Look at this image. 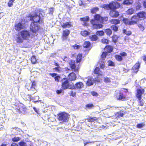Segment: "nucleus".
<instances>
[{
    "mask_svg": "<svg viewBox=\"0 0 146 146\" xmlns=\"http://www.w3.org/2000/svg\"><path fill=\"white\" fill-rule=\"evenodd\" d=\"M69 64L71 70L75 72H78L80 67L79 65L76 66L75 60H71L69 62Z\"/></svg>",
    "mask_w": 146,
    "mask_h": 146,
    "instance_id": "9d476101",
    "label": "nucleus"
},
{
    "mask_svg": "<svg viewBox=\"0 0 146 146\" xmlns=\"http://www.w3.org/2000/svg\"><path fill=\"white\" fill-rule=\"evenodd\" d=\"M112 30L114 32H117L118 31V28L117 26L112 25L110 27Z\"/></svg>",
    "mask_w": 146,
    "mask_h": 146,
    "instance_id": "37998d69",
    "label": "nucleus"
},
{
    "mask_svg": "<svg viewBox=\"0 0 146 146\" xmlns=\"http://www.w3.org/2000/svg\"><path fill=\"white\" fill-rule=\"evenodd\" d=\"M109 15L112 18H117L119 15V12L115 10H111L109 13Z\"/></svg>",
    "mask_w": 146,
    "mask_h": 146,
    "instance_id": "f3484780",
    "label": "nucleus"
},
{
    "mask_svg": "<svg viewBox=\"0 0 146 146\" xmlns=\"http://www.w3.org/2000/svg\"><path fill=\"white\" fill-rule=\"evenodd\" d=\"M95 19L98 21H100L101 23H104L108 20V17L107 16L102 17L100 15L96 14L94 15Z\"/></svg>",
    "mask_w": 146,
    "mask_h": 146,
    "instance_id": "9b49d317",
    "label": "nucleus"
},
{
    "mask_svg": "<svg viewBox=\"0 0 146 146\" xmlns=\"http://www.w3.org/2000/svg\"><path fill=\"white\" fill-rule=\"evenodd\" d=\"M60 67H56L53 68V70L56 72H60Z\"/></svg>",
    "mask_w": 146,
    "mask_h": 146,
    "instance_id": "603ef678",
    "label": "nucleus"
},
{
    "mask_svg": "<svg viewBox=\"0 0 146 146\" xmlns=\"http://www.w3.org/2000/svg\"><path fill=\"white\" fill-rule=\"evenodd\" d=\"M96 35L100 36H103L104 35V32L103 30L98 31L96 32Z\"/></svg>",
    "mask_w": 146,
    "mask_h": 146,
    "instance_id": "58836bf2",
    "label": "nucleus"
},
{
    "mask_svg": "<svg viewBox=\"0 0 146 146\" xmlns=\"http://www.w3.org/2000/svg\"><path fill=\"white\" fill-rule=\"evenodd\" d=\"M119 95L116 98L117 100H122V101H126L128 100L129 98L126 97L124 95L122 92H119Z\"/></svg>",
    "mask_w": 146,
    "mask_h": 146,
    "instance_id": "2eb2a0df",
    "label": "nucleus"
},
{
    "mask_svg": "<svg viewBox=\"0 0 146 146\" xmlns=\"http://www.w3.org/2000/svg\"><path fill=\"white\" fill-rule=\"evenodd\" d=\"M15 109L18 113L25 114L26 112L27 109L25 106L22 104L20 103L15 105Z\"/></svg>",
    "mask_w": 146,
    "mask_h": 146,
    "instance_id": "6e6552de",
    "label": "nucleus"
},
{
    "mask_svg": "<svg viewBox=\"0 0 146 146\" xmlns=\"http://www.w3.org/2000/svg\"><path fill=\"white\" fill-rule=\"evenodd\" d=\"M101 42L103 44H109V40L106 38H103L101 40Z\"/></svg>",
    "mask_w": 146,
    "mask_h": 146,
    "instance_id": "79ce46f5",
    "label": "nucleus"
},
{
    "mask_svg": "<svg viewBox=\"0 0 146 146\" xmlns=\"http://www.w3.org/2000/svg\"><path fill=\"white\" fill-rule=\"evenodd\" d=\"M145 13L144 12H140L138 13L136 15L137 16V17L139 19V18H143L144 17Z\"/></svg>",
    "mask_w": 146,
    "mask_h": 146,
    "instance_id": "c85d7f7f",
    "label": "nucleus"
},
{
    "mask_svg": "<svg viewBox=\"0 0 146 146\" xmlns=\"http://www.w3.org/2000/svg\"><path fill=\"white\" fill-rule=\"evenodd\" d=\"M125 113L123 111L120 110L116 112L115 114V116L116 118H120L123 117Z\"/></svg>",
    "mask_w": 146,
    "mask_h": 146,
    "instance_id": "393cba45",
    "label": "nucleus"
},
{
    "mask_svg": "<svg viewBox=\"0 0 146 146\" xmlns=\"http://www.w3.org/2000/svg\"><path fill=\"white\" fill-rule=\"evenodd\" d=\"M20 140V138L19 137H14L12 139V141L13 142H17Z\"/></svg>",
    "mask_w": 146,
    "mask_h": 146,
    "instance_id": "3c124183",
    "label": "nucleus"
},
{
    "mask_svg": "<svg viewBox=\"0 0 146 146\" xmlns=\"http://www.w3.org/2000/svg\"><path fill=\"white\" fill-rule=\"evenodd\" d=\"M120 6V4L117 2L111 1L108 4L104 6V8L108 10H116L118 9Z\"/></svg>",
    "mask_w": 146,
    "mask_h": 146,
    "instance_id": "0eeeda50",
    "label": "nucleus"
},
{
    "mask_svg": "<svg viewBox=\"0 0 146 146\" xmlns=\"http://www.w3.org/2000/svg\"><path fill=\"white\" fill-rule=\"evenodd\" d=\"M70 115L65 112H61L57 114V119L62 122H66L68 121Z\"/></svg>",
    "mask_w": 146,
    "mask_h": 146,
    "instance_id": "39448f33",
    "label": "nucleus"
},
{
    "mask_svg": "<svg viewBox=\"0 0 146 146\" xmlns=\"http://www.w3.org/2000/svg\"><path fill=\"white\" fill-rule=\"evenodd\" d=\"M132 34V32L131 31H129L127 32L126 33H125V34L127 35H130Z\"/></svg>",
    "mask_w": 146,
    "mask_h": 146,
    "instance_id": "680f3d73",
    "label": "nucleus"
},
{
    "mask_svg": "<svg viewBox=\"0 0 146 146\" xmlns=\"http://www.w3.org/2000/svg\"><path fill=\"white\" fill-rule=\"evenodd\" d=\"M145 125V124L143 123H141L138 124L136 126L138 128H141L143 127Z\"/></svg>",
    "mask_w": 146,
    "mask_h": 146,
    "instance_id": "49530a36",
    "label": "nucleus"
},
{
    "mask_svg": "<svg viewBox=\"0 0 146 146\" xmlns=\"http://www.w3.org/2000/svg\"><path fill=\"white\" fill-rule=\"evenodd\" d=\"M62 92V90L60 89L59 90H58L56 91V92L57 94H60Z\"/></svg>",
    "mask_w": 146,
    "mask_h": 146,
    "instance_id": "e2e57ef3",
    "label": "nucleus"
},
{
    "mask_svg": "<svg viewBox=\"0 0 146 146\" xmlns=\"http://www.w3.org/2000/svg\"><path fill=\"white\" fill-rule=\"evenodd\" d=\"M119 55L121 56L122 57V56L125 57L127 55V53L125 52H121L119 54Z\"/></svg>",
    "mask_w": 146,
    "mask_h": 146,
    "instance_id": "4d7b16f0",
    "label": "nucleus"
},
{
    "mask_svg": "<svg viewBox=\"0 0 146 146\" xmlns=\"http://www.w3.org/2000/svg\"><path fill=\"white\" fill-rule=\"evenodd\" d=\"M15 0H9V1L8 3V6L9 7H11L13 5V3Z\"/></svg>",
    "mask_w": 146,
    "mask_h": 146,
    "instance_id": "de8ad7c7",
    "label": "nucleus"
},
{
    "mask_svg": "<svg viewBox=\"0 0 146 146\" xmlns=\"http://www.w3.org/2000/svg\"><path fill=\"white\" fill-rule=\"evenodd\" d=\"M84 87V84L82 82H76L73 87L70 89H80Z\"/></svg>",
    "mask_w": 146,
    "mask_h": 146,
    "instance_id": "dca6fc26",
    "label": "nucleus"
},
{
    "mask_svg": "<svg viewBox=\"0 0 146 146\" xmlns=\"http://www.w3.org/2000/svg\"><path fill=\"white\" fill-rule=\"evenodd\" d=\"M69 93L70 94V95L71 96H72L73 97H74L76 96V92L74 91H71Z\"/></svg>",
    "mask_w": 146,
    "mask_h": 146,
    "instance_id": "8fccbe9b",
    "label": "nucleus"
},
{
    "mask_svg": "<svg viewBox=\"0 0 146 146\" xmlns=\"http://www.w3.org/2000/svg\"><path fill=\"white\" fill-rule=\"evenodd\" d=\"M93 83L92 79L90 78L88 79L86 82V84L88 86H90L93 85Z\"/></svg>",
    "mask_w": 146,
    "mask_h": 146,
    "instance_id": "2f4dec72",
    "label": "nucleus"
},
{
    "mask_svg": "<svg viewBox=\"0 0 146 146\" xmlns=\"http://www.w3.org/2000/svg\"><path fill=\"white\" fill-rule=\"evenodd\" d=\"M82 54H79L77 56L76 59V62L77 63H80L82 60Z\"/></svg>",
    "mask_w": 146,
    "mask_h": 146,
    "instance_id": "cd10ccee",
    "label": "nucleus"
},
{
    "mask_svg": "<svg viewBox=\"0 0 146 146\" xmlns=\"http://www.w3.org/2000/svg\"><path fill=\"white\" fill-rule=\"evenodd\" d=\"M99 9L98 7H94L91 10V12L92 14H95L99 10Z\"/></svg>",
    "mask_w": 146,
    "mask_h": 146,
    "instance_id": "4c0bfd02",
    "label": "nucleus"
},
{
    "mask_svg": "<svg viewBox=\"0 0 146 146\" xmlns=\"http://www.w3.org/2000/svg\"><path fill=\"white\" fill-rule=\"evenodd\" d=\"M97 20H96L94 16V19L91 20L90 22L92 25V27L94 29H102L103 27V25L101 23H99L97 22Z\"/></svg>",
    "mask_w": 146,
    "mask_h": 146,
    "instance_id": "1a4fd4ad",
    "label": "nucleus"
},
{
    "mask_svg": "<svg viewBox=\"0 0 146 146\" xmlns=\"http://www.w3.org/2000/svg\"><path fill=\"white\" fill-rule=\"evenodd\" d=\"M137 88L136 90L135 96L138 99V102L139 103V105L143 106L144 105V103L143 100H142V98L143 95L144 94L145 90L144 88L139 84L136 86Z\"/></svg>",
    "mask_w": 146,
    "mask_h": 146,
    "instance_id": "7ed1b4c3",
    "label": "nucleus"
},
{
    "mask_svg": "<svg viewBox=\"0 0 146 146\" xmlns=\"http://www.w3.org/2000/svg\"><path fill=\"white\" fill-rule=\"evenodd\" d=\"M81 34L84 36H86L89 35L90 33L88 31L86 30H84L81 32Z\"/></svg>",
    "mask_w": 146,
    "mask_h": 146,
    "instance_id": "72a5a7b5",
    "label": "nucleus"
},
{
    "mask_svg": "<svg viewBox=\"0 0 146 146\" xmlns=\"http://www.w3.org/2000/svg\"><path fill=\"white\" fill-rule=\"evenodd\" d=\"M98 118L96 117H93L92 116H88L86 119L88 122H93L98 120Z\"/></svg>",
    "mask_w": 146,
    "mask_h": 146,
    "instance_id": "bb28decb",
    "label": "nucleus"
},
{
    "mask_svg": "<svg viewBox=\"0 0 146 146\" xmlns=\"http://www.w3.org/2000/svg\"><path fill=\"white\" fill-rule=\"evenodd\" d=\"M89 38L91 41H96L98 39V37L96 35L94 34L90 36Z\"/></svg>",
    "mask_w": 146,
    "mask_h": 146,
    "instance_id": "c756f323",
    "label": "nucleus"
},
{
    "mask_svg": "<svg viewBox=\"0 0 146 146\" xmlns=\"http://www.w3.org/2000/svg\"><path fill=\"white\" fill-rule=\"evenodd\" d=\"M14 27L15 29L18 32L25 28L24 25L21 22L16 23Z\"/></svg>",
    "mask_w": 146,
    "mask_h": 146,
    "instance_id": "4468645a",
    "label": "nucleus"
},
{
    "mask_svg": "<svg viewBox=\"0 0 146 146\" xmlns=\"http://www.w3.org/2000/svg\"><path fill=\"white\" fill-rule=\"evenodd\" d=\"M49 75L52 77H54V78L55 81L58 82L59 81V79L60 78V76L58 75L56 73H49Z\"/></svg>",
    "mask_w": 146,
    "mask_h": 146,
    "instance_id": "4be33fe9",
    "label": "nucleus"
},
{
    "mask_svg": "<svg viewBox=\"0 0 146 146\" xmlns=\"http://www.w3.org/2000/svg\"><path fill=\"white\" fill-rule=\"evenodd\" d=\"M91 93L92 95L93 96H97L98 95V94L96 92L92 91Z\"/></svg>",
    "mask_w": 146,
    "mask_h": 146,
    "instance_id": "bf43d9fd",
    "label": "nucleus"
},
{
    "mask_svg": "<svg viewBox=\"0 0 146 146\" xmlns=\"http://www.w3.org/2000/svg\"><path fill=\"white\" fill-rule=\"evenodd\" d=\"M31 35L29 31L23 30L18 33L16 41L18 43H22L23 42V40H29L32 38Z\"/></svg>",
    "mask_w": 146,
    "mask_h": 146,
    "instance_id": "f03ea898",
    "label": "nucleus"
},
{
    "mask_svg": "<svg viewBox=\"0 0 146 146\" xmlns=\"http://www.w3.org/2000/svg\"><path fill=\"white\" fill-rule=\"evenodd\" d=\"M105 32L108 36H110L112 34V31L109 28L105 30Z\"/></svg>",
    "mask_w": 146,
    "mask_h": 146,
    "instance_id": "473e14b6",
    "label": "nucleus"
},
{
    "mask_svg": "<svg viewBox=\"0 0 146 146\" xmlns=\"http://www.w3.org/2000/svg\"><path fill=\"white\" fill-rule=\"evenodd\" d=\"M70 33V30L68 29L63 30L61 37L62 40H67Z\"/></svg>",
    "mask_w": 146,
    "mask_h": 146,
    "instance_id": "ddd939ff",
    "label": "nucleus"
},
{
    "mask_svg": "<svg viewBox=\"0 0 146 146\" xmlns=\"http://www.w3.org/2000/svg\"><path fill=\"white\" fill-rule=\"evenodd\" d=\"M107 52H103L102 53V54L101 55V57L102 59L103 60L105 59L107 56Z\"/></svg>",
    "mask_w": 146,
    "mask_h": 146,
    "instance_id": "c03bdc74",
    "label": "nucleus"
},
{
    "mask_svg": "<svg viewBox=\"0 0 146 146\" xmlns=\"http://www.w3.org/2000/svg\"><path fill=\"white\" fill-rule=\"evenodd\" d=\"M31 63L33 64H35L37 62L35 56H32L31 58Z\"/></svg>",
    "mask_w": 146,
    "mask_h": 146,
    "instance_id": "a19ab883",
    "label": "nucleus"
},
{
    "mask_svg": "<svg viewBox=\"0 0 146 146\" xmlns=\"http://www.w3.org/2000/svg\"><path fill=\"white\" fill-rule=\"evenodd\" d=\"M24 99L26 100H31L32 99V96L31 94L26 95L24 96Z\"/></svg>",
    "mask_w": 146,
    "mask_h": 146,
    "instance_id": "f704fd0d",
    "label": "nucleus"
},
{
    "mask_svg": "<svg viewBox=\"0 0 146 146\" xmlns=\"http://www.w3.org/2000/svg\"><path fill=\"white\" fill-rule=\"evenodd\" d=\"M61 81H62L61 84L62 88L63 90L68 88L69 86V83L67 78H64L62 79Z\"/></svg>",
    "mask_w": 146,
    "mask_h": 146,
    "instance_id": "f8f14e48",
    "label": "nucleus"
},
{
    "mask_svg": "<svg viewBox=\"0 0 146 146\" xmlns=\"http://www.w3.org/2000/svg\"><path fill=\"white\" fill-rule=\"evenodd\" d=\"M80 20L84 23L83 25L84 26H85L88 25V24L87 23V22L89 20V17L88 16L80 18Z\"/></svg>",
    "mask_w": 146,
    "mask_h": 146,
    "instance_id": "412c9836",
    "label": "nucleus"
},
{
    "mask_svg": "<svg viewBox=\"0 0 146 146\" xmlns=\"http://www.w3.org/2000/svg\"><path fill=\"white\" fill-rule=\"evenodd\" d=\"M129 20L128 19L124 18L123 19V23L126 25H133L137 23L139 21L137 16L136 15H133L132 16Z\"/></svg>",
    "mask_w": 146,
    "mask_h": 146,
    "instance_id": "20e7f679",
    "label": "nucleus"
},
{
    "mask_svg": "<svg viewBox=\"0 0 146 146\" xmlns=\"http://www.w3.org/2000/svg\"><path fill=\"white\" fill-rule=\"evenodd\" d=\"M11 146H19L18 144L15 143H12L11 145Z\"/></svg>",
    "mask_w": 146,
    "mask_h": 146,
    "instance_id": "338daca9",
    "label": "nucleus"
},
{
    "mask_svg": "<svg viewBox=\"0 0 146 146\" xmlns=\"http://www.w3.org/2000/svg\"><path fill=\"white\" fill-rule=\"evenodd\" d=\"M115 58L118 61L120 62L123 59V58L120 55H115Z\"/></svg>",
    "mask_w": 146,
    "mask_h": 146,
    "instance_id": "e433bc0d",
    "label": "nucleus"
},
{
    "mask_svg": "<svg viewBox=\"0 0 146 146\" xmlns=\"http://www.w3.org/2000/svg\"><path fill=\"white\" fill-rule=\"evenodd\" d=\"M113 48L112 46L110 45H106L104 48V50H105L107 53H111L113 51Z\"/></svg>",
    "mask_w": 146,
    "mask_h": 146,
    "instance_id": "5701e85b",
    "label": "nucleus"
},
{
    "mask_svg": "<svg viewBox=\"0 0 146 146\" xmlns=\"http://www.w3.org/2000/svg\"><path fill=\"white\" fill-rule=\"evenodd\" d=\"M134 12V10L132 8H130L129 9L126 11L127 14V15H131L133 14Z\"/></svg>",
    "mask_w": 146,
    "mask_h": 146,
    "instance_id": "c9c22d12",
    "label": "nucleus"
},
{
    "mask_svg": "<svg viewBox=\"0 0 146 146\" xmlns=\"http://www.w3.org/2000/svg\"><path fill=\"white\" fill-rule=\"evenodd\" d=\"M54 65L57 67H60L59 64L57 62H54Z\"/></svg>",
    "mask_w": 146,
    "mask_h": 146,
    "instance_id": "69168bd1",
    "label": "nucleus"
},
{
    "mask_svg": "<svg viewBox=\"0 0 146 146\" xmlns=\"http://www.w3.org/2000/svg\"><path fill=\"white\" fill-rule=\"evenodd\" d=\"M77 76L76 74L74 72H72L70 73L68 75L67 79L70 81H72L75 80Z\"/></svg>",
    "mask_w": 146,
    "mask_h": 146,
    "instance_id": "a211bd4d",
    "label": "nucleus"
},
{
    "mask_svg": "<svg viewBox=\"0 0 146 146\" xmlns=\"http://www.w3.org/2000/svg\"><path fill=\"white\" fill-rule=\"evenodd\" d=\"M104 81V82L106 83H109L111 82L110 78L108 77L105 78Z\"/></svg>",
    "mask_w": 146,
    "mask_h": 146,
    "instance_id": "6e6d98bb",
    "label": "nucleus"
},
{
    "mask_svg": "<svg viewBox=\"0 0 146 146\" xmlns=\"http://www.w3.org/2000/svg\"><path fill=\"white\" fill-rule=\"evenodd\" d=\"M19 144L20 146H27L26 143L23 141L19 142Z\"/></svg>",
    "mask_w": 146,
    "mask_h": 146,
    "instance_id": "09e8293b",
    "label": "nucleus"
},
{
    "mask_svg": "<svg viewBox=\"0 0 146 146\" xmlns=\"http://www.w3.org/2000/svg\"><path fill=\"white\" fill-rule=\"evenodd\" d=\"M110 21L111 24L115 25L119 24L120 23V21L118 19H111Z\"/></svg>",
    "mask_w": 146,
    "mask_h": 146,
    "instance_id": "a878e982",
    "label": "nucleus"
},
{
    "mask_svg": "<svg viewBox=\"0 0 146 146\" xmlns=\"http://www.w3.org/2000/svg\"><path fill=\"white\" fill-rule=\"evenodd\" d=\"M30 21H33L30 25V31L33 33L38 32L40 29L39 24L43 23V20L40 15L35 13L34 15L30 14L29 15Z\"/></svg>",
    "mask_w": 146,
    "mask_h": 146,
    "instance_id": "f257e3e1",
    "label": "nucleus"
},
{
    "mask_svg": "<svg viewBox=\"0 0 146 146\" xmlns=\"http://www.w3.org/2000/svg\"><path fill=\"white\" fill-rule=\"evenodd\" d=\"M141 7V6L140 4H138V5L136 6V8L137 10H139Z\"/></svg>",
    "mask_w": 146,
    "mask_h": 146,
    "instance_id": "052dcab7",
    "label": "nucleus"
},
{
    "mask_svg": "<svg viewBox=\"0 0 146 146\" xmlns=\"http://www.w3.org/2000/svg\"><path fill=\"white\" fill-rule=\"evenodd\" d=\"M94 106V105L92 104H88L85 106L86 108L88 109H91Z\"/></svg>",
    "mask_w": 146,
    "mask_h": 146,
    "instance_id": "a18cd8bd",
    "label": "nucleus"
},
{
    "mask_svg": "<svg viewBox=\"0 0 146 146\" xmlns=\"http://www.w3.org/2000/svg\"><path fill=\"white\" fill-rule=\"evenodd\" d=\"M143 60L146 63V55H144L143 57Z\"/></svg>",
    "mask_w": 146,
    "mask_h": 146,
    "instance_id": "774afa93",
    "label": "nucleus"
},
{
    "mask_svg": "<svg viewBox=\"0 0 146 146\" xmlns=\"http://www.w3.org/2000/svg\"><path fill=\"white\" fill-rule=\"evenodd\" d=\"M36 87V82L35 80L31 81V84L30 86V84L28 83H27L25 85V88L28 91H31L33 94H34L37 92Z\"/></svg>",
    "mask_w": 146,
    "mask_h": 146,
    "instance_id": "423d86ee",
    "label": "nucleus"
},
{
    "mask_svg": "<svg viewBox=\"0 0 146 146\" xmlns=\"http://www.w3.org/2000/svg\"><path fill=\"white\" fill-rule=\"evenodd\" d=\"M140 66V63L139 62L136 63L132 68L133 72L137 73L139 70Z\"/></svg>",
    "mask_w": 146,
    "mask_h": 146,
    "instance_id": "aec40b11",
    "label": "nucleus"
},
{
    "mask_svg": "<svg viewBox=\"0 0 146 146\" xmlns=\"http://www.w3.org/2000/svg\"><path fill=\"white\" fill-rule=\"evenodd\" d=\"M100 67L101 68L103 69L105 67V65L104 64V62H103V63L100 65Z\"/></svg>",
    "mask_w": 146,
    "mask_h": 146,
    "instance_id": "0e129e2a",
    "label": "nucleus"
},
{
    "mask_svg": "<svg viewBox=\"0 0 146 146\" xmlns=\"http://www.w3.org/2000/svg\"><path fill=\"white\" fill-rule=\"evenodd\" d=\"M61 27L63 29H65L67 28H70L73 27V25L71 22H66L60 25Z\"/></svg>",
    "mask_w": 146,
    "mask_h": 146,
    "instance_id": "6ab92c4d",
    "label": "nucleus"
},
{
    "mask_svg": "<svg viewBox=\"0 0 146 146\" xmlns=\"http://www.w3.org/2000/svg\"><path fill=\"white\" fill-rule=\"evenodd\" d=\"M72 47H73L74 49H78L80 47V46L76 44H75L73 45Z\"/></svg>",
    "mask_w": 146,
    "mask_h": 146,
    "instance_id": "5fc2aeb1",
    "label": "nucleus"
},
{
    "mask_svg": "<svg viewBox=\"0 0 146 146\" xmlns=\"http://www.w3.org/2000/svg\"><path fill=\"white\" fill-rule=\"evenodd\" d=\"M82 45L84 48H88L90 47L91 43L89 41H85L84 43Z\"/></svg>",
    "mask_w": 146,
    "mask_h": 146,
    "instance_id": "7c9ffc66",
    "label": "nucleus"
},
{
    "mask_svg": "<svg viewBox=\"0 0 146 146\" xmlns=\"http://www.w3.org/2000/svg\"><path fill=\"white\" fill-rule=\"evenodd\" d=\"M93 72L94 74L98 75L97 76H102V74H101V71L99 67H96L94 70Z\"/></svg>",
    "mask_w": 146,
    "mask_h": 146,
    "instance_id": "b1692460",
    "label": "nucleus"
},
{
    "mask_svg": "<svg viewBox=\"0 0 146 146\" xmlns=\"http://www.w3.org/2000/svg\"><path fill=\"white\" fill-rule=\"evenodd\" d=\"M112 38V41L114 43H116L118 37L116 35H113L111 37Z\"/></svg>",
    "mask_w": 146,
    "mask_h": 146,
    "instance_id": "ea45409f",
    "label": "nucleus"
},
{
    "mask_svg": "<svg viewBox=\"0 0 146 146\" xmlns=\"http://www.w3.org/2000/svg\"><path fill=\"white\" fill-rule=\"evenodd\" d=\"M108 66H115V64L113 61L110 60L108 61Z\"/></svg>",
    "mask_w": 146,
    "mask_h": 146,
    "instance_id": "864d4df0",
    "label": "nucleus"
},
{
    "mask_svg": "<svg viewBox=\"0 0 146 146\" xmlns=\"http://www.w3.org/2000/svg\"><path fill=\"white\" fill-rule=\"evenodd\" d=\"M141 31H143L144 29V27L141 24H139L138 25Z\"/></svg>",
    "mask_w": 146,
    "mask_h": 146,
    "instance_id": "13d9d810",
    "label": "nucleus"
}]
</instances>
